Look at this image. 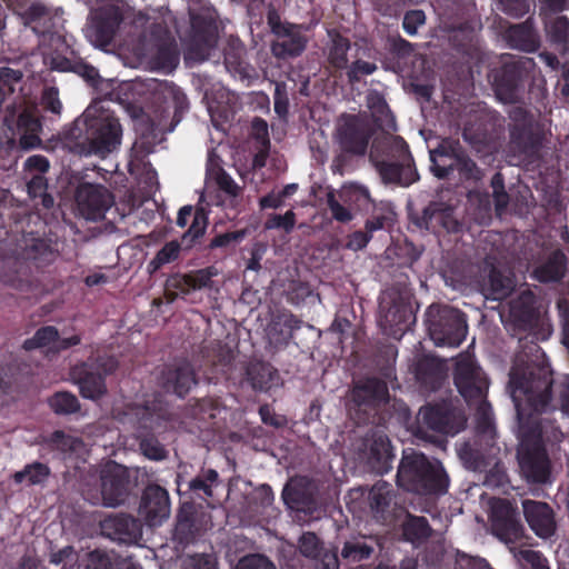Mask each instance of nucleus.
Listing matches in <instances>:
<instances>
[{
    "mask_svg": "<svg viewBox=\"0 0 569 569\" xmlns=\"http://www.w3.org/2000/svg\"><path fill=\"white\" fill-rule=\"evenodd\" d=\"M538 379L532 385L523 378H513L516 386L512 401L518 421V460L523 477L531 483H546L550 479L551 465L545 447L560 443L565 436L555 425H543L540 415L551 406L550 381L543 370H538Z\"/></svg>",
    "mask_w": 569,
    "mask_h": 569,
    "instance_id": "f257e3e1",
    "label": "nucleus"
},
{
    "mask_svg": "<svg viewBox=\"0 0 569 569\" xmlns=\"http://www.w3.org/2000/svg\"><path fill=\"white\" fill-rule=\"evenodd\" d=\"M63 138L80 154L103 158L120 146L122 127L113 111L93 102L63 130Z\"/></svg>",
    "mask_w": 569,
    "mask_h": 569,
    "instance_id": "f03ea898",
    "label": "nucleus"
},
{
    "mask_svg": "<svg viewBox=\"0 0 569 569\" xmlns=\"http://www.w3.org/2000/svg\"><path fill=\"white\" fill-rule=\"evenodd\" d=\"M399 488L422 496H441L448 491L449 477L438 460L415 450L403 451L397 471Z\"/></svg>",
    "mask_w": 569,
    "mask_h": 569,
    "instance_id": "7ed1b4c3",
    "label": "nucleus"
},
{
    "mask_svg": "<svg viewBox=\"0 0 569 569\" xmlns=\"http://www.w3.org/2000/svg\"><path fill=\"white\" fill-rule=\"evenodd\" d=\"M430 171L439 180L477 183L483 177L482 169L458 139H442L430 151Z\"/></svg>",
    "mask_w": 569,
    "mask_h": 569,
    "instance_id": "20e7f679",
    "label": "nucleus"
},
{
    "mask_svg": "<svg viewBox=\"0 0 569 569\" xmlns=\"http://www.w3.org/2000/svg\"><path fill=\"white\" fill-rule=\"evenodd\" d=\"M535 67L532 58L507 56L488 73V80L496 98L505 104L520 101L525 81Z\"/></svg>",
    "mask_w": 569,
    "mask_h": 569,
    "instance_id": "39448f33",
    "label": "nucleus"
},
{
    "mask_svg": "<svg viewBox=\"0 0 569 569\" xmlns=\"http://www.w3.org/2000/svg\"><path fill=\"white\" fill-rule=\"evenodd\" d=\"M508 117L510 146L515 152L530 160L540 158L545 140L542 126L535 119L533 114L523 107H512Z\"/></svg>",
    "mask_w": 569,
    "mask_h": 569,
    "instance_id": "423d86ee",
    "label": "nucleus"
},
{
    "mask_svg": "<svg viewBox=\"0 0 569 569\" xmlns=\"http://www.w3.org/2000/svg\"><path fill=\"white\" fill-rule=\"evenodd\" d=\"M425 316L429 336L437 346L458 347L466 339L468 325L460 310L450 306L431 305Z\"/></svg>",
    "mask_w": 569,
    "mask_h": 569,
    "instance_id": "0eeeda50",
    "label": "nucleus"
},
{
    "mask_svg": "<svg viewBox=\"0 0 569 569\" xmlns=\"http://www.w3.org/2000/svg\"><path fill=\"white\" fill-rule=\"evenodd\" d=\"M509 317L513 331L518 335L526 333L531 341H545L551 335L550 325L541 317L538 299L529 289L510 301Z\"/></svg>",
    "mask_w": 569,
    "mask_h": 569,
    "instance_id": "6e6552de",
    "label": "nucleus"
},
{
    "mask_svg": "<svg viewBox=\"0 0 569 569\" xmlns=\"http://www.w3.org/2000/svg\"><path fill=\"white\" fill-rule=\"evenodd\" d=\"M389 400L387 382L377 377H366L353 383L350 415L357 425L373 423L380 407Z\"/></svg>",
    "mask_w": 569,
    "mask_h": 569,
    "instance_id": "1a4fd4ad",
    "label": "nucleus"
},
{
    "mask_svg": "<svg viewBox=\"0 0 569 569\" xmlns=\"http://www.w3.org/2000/svg\"><path fill=\"white\" fill-rule=\"evenodd\" d=\"M412 310L407 292L391 287L379 299L378 325L383 335L400 339L409 327Z\"/></svg>",
    "mask_w": 569,
    "mask_h": 569,
    "instance_id": "9d476101",
    "label": "nucleus"
},
{
    "mask_svg": "<svg viewBox=\"0 0 569 569\" xmlns=\"http://www.w3.org/2000/svg\"><path fill=\"white\" fill-rule=\"evenodd\" d=\"M389 152L393 161L381 160L376 168L385 183H397L408 187L419 178L413 157L408 143L400 136H396L389 143Z\"/></svg>",
    "mask_w": 569,
    "mask_h": 569,
    "instance_id": "9b49d317",
    "label": "nucleus"
},
{
    "mask_svg": "<svg viewBox=\"0 0 569 569\" xmlns=\"http://www.w3.org/2000/svg\"><path fill=\"white\" fill-rule=\"evenodd\" d=\"M409 220L418 229L435 234H459L465 228L453 206L443 201H430L421 212H410Z\"/></svg>",
    "mask_w": 569,
    "mask_h": 569,
    "instance_id": "f8f14e48",
    "label": "nucleus"
},
{
    "mask_svg": "<svg viewBox=\"0 0 569 569\" xmlns=\"http://www.w3.org/2000/svg\"><path fill=\"white\" fill-rule=\"evenodd\" d=\"M538 370H543L546 378H548L550 381L549 392L551 397V406L546 410V412L559 409L562 413L569 416V375L563 376L559 381L555 382L552 370L547 366L528 365L525 367H512L508 385L510 395L512 396L513 388L516 387L512 383L513 378H523L525 382H528V385H533L536 379H538ZM531 387L535 388V386ZM542 413H545V411Z\"/></svg>",
    "mask_w": 569,
    "mask_h": 569,
    "instance_id": "ddd939ff",
    "label": "nucleus"
},
{
    "mask_svg": "<svg viewBox=\"0 0 569 569\" xmlns=\"http://www.w3.org/2000/svg\"><path fill=\"white\" fill-rule=\"evenodd\" d=\"M191 34L187 49V58L198 62L209 58L217 43V26L210 13H191Z\"/></svg>",
    "mask_w": 569,
    "mask_h": 569,
    "instance_id": "4468645a",
    "label": "nucleus"
},
{
    "mask_svg": "<svg viewBox=\"0 0 569 569\" xmlns=\"http://www.w3.org/2000/svg\"><path fill=\"white\" fill-rule=\"evenodd\" d=\"M453 381L468 405L486 399L489 380L472 360L462 359L457 362Z\"/></svg>",
    "mask_w": 569,
    "mask_h": 569,
    "instance_id": "2eb2a0df",
    "label": "nucleus"
},
{
    "mask_svg": "<svg viewBox=\"0 0 569 569\" xmlns=\"http://www.w3.org/2000/svg\"><path fill=\"white\" fill-rule=\"evenodd\" d=\"M490 522L492 533L506 543H515L523 537L519 512L508 499H497L491 505Z\"/></svg>",
    "mask_w": 569,
    "mask_h": 569,
    "instance_id": "dca6fc26",
    "label": "nucleus"
},
{
    "mask_svg": "<svg viewBox=\"0 0 569 569\" xmlns=\"http://www.w3.org/2000/svg\"><path fill=\"white\" fill-rule=\"evenodd\" d=\"M198 381L193 365L184 358L166 363L159 375L160 387L179 398H184Z\"/></svg>",
    "mask_w": 569,
    "mask_h": 569,
    "instance_id": "f3484780",
    "label": "nucleus"
},
{
    "mask_svg": "<svg viewBox=\"0 0 569 569\" xmlns=\"http://www.w3.org/2000/svg\"><path fill=\"white\" fill-rule=\"evenodd\" d=\"M102 503L106 507H118L130 493V475L124 466L117 462L107 463L100 472Z\"/></svg>",
    "mask_w": 569,
    "mask_h": 569,
    "instance_id": "a211bd4d",
    "label": "nucleus"
},
{
    "mask_svg": "<svg viewBox=\"0 0 569 569\" xmlns=\"http://www.w3.org/2000/svg\"><path fill=\"white\" fill-rule=\"evenodd\" d=\"M3 123L10 131L13 139L19 140V144L24 150H30L41 143L39 133L42 129L40 119L29 110H23L17 114L14 106L8 107Z\"/></svg>",
    "mask_w": 569,
    "mask_h": 569,
    "instance_id": "6ab92c4d",
    "label": "nucleus"
},
{
    "mask_svg": "<svg viewBox=\"0 0 569 569\" xmlns=\"http://www.w3.org/2000/svg\"><path fill=\"white\" fill-rule=\"evenodd\" d=\"M418 422L421 428L441 435L455 436L462 429V421L446 402L422 406L418 412Z\"/></svg>",
    "mask_w": 569,
    "mask_h": 569,
    "instance_id": "aec40b11",
    "label": "nucleus"
},
{
    "mask_svg": "<svg viewBox=\"0 0 569 569\" xmlns=\"http://www.w3.org/2000/svg\"><path fill=\"white\" fill-rule=\"evenodd\" d=\"M74 198L81 213L90 220L103 218L114 200L106 187L89 182L78 186Z\"/></svg>",
    "mask_w": 569,
    "mask_h": 569,
    "instance_id": "412c9836",
    "label": "nucleus"
},
{
    "mask_svg": "<svg viewBox=\"0 0 569 569\" xmlns=\"http://www.w3.org/2000/svg\"><path fill=\"white\" fill-rule=\"evenodd\" d=\"M383 549V540L378 535H355L342 545L340 558L346 565H357L377 559Z\"/></svg>",
    "mask_w": 569,
    "mask_h": 569,
    "instance_id": "4be33fe9",
    "label": "nucleus"
},
{
    "mask_svg": "<svg viewBox=\"0 0 569 569\" xmlns=\"http://www.w3.org/2000/svg\"><path fill=\"white\" fill-rule=\"evenodd\" d=\"M170 513L168 491L159 485H149L142 492L139 515L149 526H159Z\"/></svg>",
    "mask_w": 569,
    "mask_h": 569,
    "instance_id": "5701e85b",
    "label": "nucleus"
},
{
    "mask_svg": "<svg viewBox=\"0 0 569 569\" xmlns=\"http://www.w3.org/2000/svg\"><path fill=\"white\" fill-rule=\"evenodd\" d=\"M121 22L122 14L118 9H102L93 17L87 29V37L98 48L108 47L111 44Z\"/></svg>",
    "mask_w": 569,
    "mask_h": 569,
    "instance_id": "b1692460",
    "label": "nucleus"
},
{
    "mask_svg": "<svg viewBox=\"0 0 569 569\" xmlns=\"http://www.w3.org/2000/svg\"><path fill=\"white\" fill-rule=\"evenodd\" d=\"M522 509L530 529L542 539L556 533L557 523L553 509L543 501L523 500Z\"/></svg>",
    "mask_w": 569,
    "mask_h": 569,
    "instance_id": "393cba45",
    "label": "nucleus"
},
{
    "mask_svg": "<svg viewBox=\"0 0 569 569\" xmlns=\"http://www.w3.org/2000/svg\"><path fill=\"white\" fill-rule=\"evenodd\" d=\"M70 376L83 398L98 400L107 395L108 389L103 375L96 371L89 361L74 365L70 369Z\"/></svg>",
    "mask_w": 569,
    "mask_h": 569,
    "instance_id": "a878e982",
    "label": "nucleus"
},
{
    "mask_svg": "<svg viewBox=\"0 0 569 569\" xmlns=\"http://www.w3.org/2000/svg\"><path fill=\"white\" fill-rule=\"evenodd\" d=\"M460 457L469 469L480 472L486 471L485 486L489 488H500L508 481L503 465L500 461H496L493 466L487 470L490 463L477 448L467 445L462 448Z\"/></svg>",
    "mask_w": 569,
    "mask_h": 569,
    "instance_id": "bb28decb",
    "label": "nucleus"
},
{
    "mask_svg": "<svg viewBox=\"0 0 569 569\" xmlns=\"http://www.w3.org/2000/svg\"><path fill=\"white\" fill-rule=\"evenodd\" d=\"M370 138L367 124L356 116H349L339 129V143L347 153L363 156Z\"/></svg>",
    "mask_w": 569,
    "mask_h": 569,
    "instance_id": "cd10ccee",
    "label": "nucleus"
},
{
    "mask_svg": "<svg viewBox=\"0 0 569 569\" xmlns=\"http://www.w3.org/2000/svg\"><path fill=\"white\" fill-rule=\"evenodd\" d=\"M190 218H192L191 224L181 237V244L186 249H191L203 237L209 224L208 211L203 207L193 208L191 204L179 209L176 223L184 228Z\"/></svg>",
    "mask_w": 569,
    "mask_h": 569,
    "instance_id": "c85d7f7f",
    "label": "nucleus"
},
{
    "mask_svg": "<svg viewBox=\"0 0 569 569\" xmlns=\"http://www.w3.org/2000/svg\"><path fill=\"white\" fill-rule=\"evenodd\" d=\"M503 39L510 49L526 53H533L541 46V39L532 18L510 24L505 30Z\"/></svg>",
    "mask_w": 569,
    "mask_h": 569,
    "instance_id": "c756f323",
    "label": "nucleus"
},
{
    "mask_svg": "<svg viewBox=\"0 0 569 569\" xmlns=\"http://www.w3.org/2000/svg\"><path fill=\"white\" fill-rule=\"evenodd\" d=\"M101 533L118 542L130 543L141 536L140 523L127 513L109 516L100 522Z\"/></svg>",
    "mask_w": 569,
    "mask_h": 569,
    "instance_id": "7c9ffc66",
    "label": "nucleus"
},
{
    "mask_svg": "<svg viewBox=\"0 0 569 569\" xmlns=\"http://www.w3.org/2000/svg\"><path fill=\"white\" fill-rule=\"evenodd\" d=\"M308 39L300 26L295 24L278 34L271 42V53L277 59H291L299 57L306 49Z\"/></svg>",
    "mask_w": 569,
    "mask_h": 569,
    "instance_id": "2f4dec72",
    "label": "nucleus"
},
{
    "mask_svg": "<svg viewBox=\"0 0 569 569\" xmlns=\"http://www.w3.org/2000/svg\"><path fill=\"white\" fill-rule=\"evenodd\" d=\"M21 18L27 27L42 37L56 34L61 19L57 11L38 2L30 4Z\"/></svg>",
    "mask_w": 569,
    "mask_h": 569,
    "instance_id": "473e14b6",
    "label": "nucleus"
},
{
    "mask_svg": "<svg viewBox=\"0 0 569 569\" xmlns=\"http://www.w3.org/2000/svg\"><path fill=\"white\" fill-rule=\"evenodd\" d=\"M132 413L136 418L137 433L160 432L169 420L168 410L159 401L137 405Z\"/></svg>",
    "mask_w": 569,
    "mask_h": 569,
    "instance_id": "72a5a7b5",
    "label": "nucleus"
},
{
    "mask_svg": "<svg viewBox=\"0 0 569 569\" xmlns=\"http://www.w3.org/2000/svg\"><path fill=\"white\" fill-rule=\"evenodd\" d=\"M365 446L368 449V463L370 468L379 473H387L391 469L393 460L392 447L389 438L380 432H373L367 438Z\"/></svg>",
    "mask_w": 569,
    "mask_h": 569,
    "instance_id": "f704fd0d",
    "label": "nucleus"
},
{
    "mask_svg": "<svg viewBox=\"0 0 569 569\" xmlns=\"http://www.w3.org/2000/svg\"><path fill=\"white\" fill-rule=\"evenodd\" d=\"M328 36L327 61L336 71H342L348 68L351 54L358 52L359 47L336 30L328 31Z\"/></svg>",
    "mask_w": 569,
    "mask_h": 569,
    "instance_id": "c9c22d12",
    "label": "nucleus"
},
{
    "mask_svg": "<svg viewBox=\"0 0 569 569\" xmlns=\"http://www.w3.org/2000/svg\"><path fill=\"white\" fill-rule=\"evenodd\" d=\"M279 380L278 370L269 362L253 360L244 368V381L259 392L269 391Z\"/></svg>",
    "mask_w": 569,
    "mask_h": 569,
    "instance_id": "e433bc0d",
    "label": "nucleus"
},
{
    "mask_svg": "<svg viewBox=\"0 0 569 569\" xmlns=\"http://www.w3.org/2000/svg\"><path fill=\"white\" fill-rule=\"evenodd\" d=\"M567 266V256L562 250L556 249L533 269L532 276L542 283L558 282L565 277Z\"/></svg>",
    "mask_w": 569,
    "mask_h": 569,
    "instance_id": "4c0bfd02",
    "label": "nucleus"
},
{
    "mask_svg": "<svg viewBox=\"0 0 569 569\" xmlns=\"http://www.w3.org/2000/svg\"><path fill=\"white\" fill-rule=\"evenodd\" d=\"M392 486L386 481H378L368 493V503L373 518L378 522H386L390 517V506L393 500Z\"/></svg>",
    "mask_w": 569,
    "mask_h": 569,
    "instance_id": "58836bf2",
    "label": "nucleus"
},
{
    "mask_svg": "<svg viewBox=\"0 0 569 569\" xmlns=\"http://www.w3.org/2000/svg\"><path fill=\"white\" fill-rule=\"evenodd\" d=\"M415 376L425 388L436 391L443 381V365L432 356H425L418 360L415 367Z\"/></svg>",
    "mask_w": 569,
    "mask_h": 569,
    "instance_id": "ea45409f",
    "label": "nucleus"
},
{
    "mask_svg": "<svg viewBox=\"0 0 569 569\" xmlns=\"http://www.w3.org/2000/svg\"><path fill=\"white\" fill-rule=\"evenodd\" d=\"M200 528L196 520V512L191 505H183L178 515L173 537L183 546L196 541Z\"/></svg>",
    "mask_w": 569,
    "mask_h": 569,
    "instance_id": "a19ab883",
    "label": "nucleus"
},
{
    "mask_svg": "<svg viewBox=\"0 0 569 569\" xmlns=\"http://www.w3.org/2000/svg\"><path fill=\"white\" fill-rule=\"evenodd\" d=\"M302 320L295 316L289 310L278 311L270 323V335L276 338V341L282 345H288L293 338V331L301 328Z\"/></svg>",
    "mask_w": 569,
    "mask_h": 569,
    "instance_id": "79ce46f5",
    "label": "nucleus"
},
{
    "mask_svg": "<svg viewBox=\"0 0 569 569\" xmlns=\"http://www.w3.org/2000/svg\"><path fill=\"white\" fill-rule=\"evenodd\" d=\"M338 196L345 204L357 211H368L373 207L369 189L357 182L345 184Z\"/></svg>",
    "mask_w": 569,
    "mask_h": 569,
    "instance_id": "37998d69",
    "label": "nucleus"
},
{
    "mask_svg": "<svg viewBox=\"0 0 569 569\" xmlns=\"http://www.w3.org/2000/svg\"><path fill=\"white\" fill-rule=\"evenodd\" d=\"M403 539L412 545H421L432 536V528L427 518L407 513L401 525Z\"/></svg>",
    "mask_w": 569,
    "mask_h": 569,
    "instance_id": "c03bdc74",
    "label": "nucleus"
},
{
    "mask_svg": "<svg viewBox=\"0 0 569 569\" xmlns=\"http://www.w3.org/2000/svg\"><path fill=\"white\" fill-rule=\"evenodd\" d=\"M515 289V280L510 274L503 273L496 267H492L488 274L486 290L493 300H503L511 295Z\"/></svg>",
    "mask_w": 569,
    "mask_h": 569,
    "instance_id": "a18cd8bd",
    "label": "nucleus"
},
{
    "mask_svg": "<svg viewBox=\"0 0 569 569\" xmlns=\"http://www.w3.org/2000/svg\"><path fill=\"white\" fill-rule=\"evenodd\" d=\"M157 28L163 30L167 39H163L156 51L153 57L154 64L162 70L172 71L179 64V52L176 42L169 38V32L166 28L157 26Z\"/></svg>",
    "mask_w": 569,
    "mask_h": 569,
    "instance_id": "49530a36",
    "label": "nucleus"
},
{
    "mask_svg": "<svg viewBox=\"0 0 569 569\" xmlns=\"http://www.w3.org/2000/svg\"><path fill=\"white\" fill-rule=\"evenodd\" d=\"M476 403H478L475 415L477 437L492 441L496 436L492 408L487 399Z\"/></svg>",
    "mask_w": 569,
    "mask_h": 569,
    "instance_id": "de8ad7c7",
    "label": "nucleus"
},
{
    "mask_svg": "<svg viewBox=\"0 0 569 569\" xmlns=\"http://www.w3.org/2000/svg\"><path fill=\"white\" fill-rule=\"evenodd\" d=\"M51 476V469L48 465L34 461L28 463L20 471L13 475V481L16 483H22L27 481L28 486L43 485Z\"/></svg>",
    "mask_w": 569,
    "mask_h": 569,
    "instance_id": "09e8293b",
    "label": "nucleus"
},
{
    "mask_svg": "<svg viewBox=\"0 0 569 569\" xmlns=\"http://www.w3.org/2000/svg\"><path fill=\"white\" fill-rule=\"evenodd\" d=\"M219 483V475L214 469L203 470L189 482V490L198 498L207 500L213 496V487Z\"/></svg>",
    "mask_w": 569,
    "mask_h": 569,
    "instance_id": "8fccbe9b",
    "label": "nucleus"
},
{
    "mask_svg": "<svg viewBox=\"0 0 569 569\" xmlns=\"http://www.w3.org/2000/svg\"><path fill=\"white\" fill-rule=\"evenodd\" d=\"M21 256L26 260L36 262L37 264L49 262L53 252L50 244L41 238L24 239V246Z\"/></svg>",
    "mask_w": 569,
    "mask_h": 569,
    "instance_id": "3c124183",
    "label": "nucleus"
},
{
    "mask_svg": "<svg viewBox=\"0 0 569 569\" xmlns=\"http://www.w3.org/2000/svg\"><path fill=\"white\" fill-rule=\"evenodd\" d=\"M27 192L36 204H41L43 209H51L54 204L53 197L48 193V180L42 174H33L27 182Z\"/></svg>",
    "mask_w": 569,
    "mask_h": 569,
    "instance_id": "603ef678",
    "label": "nucleus"
},
{
    "mask_svg": "<svg viewBox=\"0 0 569 569\" xmlns=\"http://www.w3.org/2000/svg\"><path fill=\"white\" fill-rule=\"evenodd\" d=\"M546 32L549 41L561 48L569 46V18L558 16L546 24Z\"/></svg>",
    "mask_w": 569,
    "mask_h": 569,
    "instance_id": "864d4df0",
    "label": "nucleus"
},
{
    "mask_svg": "<svg viewBox=\"0 0 569 569\" xmlns=\"http://www.w3.org/2000/svg\"><path fill=\"white\" fill-rule=\"evenodd\" d=\"M50 408L57 415H72L80 411L78 398L68 391H58L48 400Z\"/></svg>",
    "mask_w": 569,
    "mask_h": 569,
    "instance_id": "5fc2aeb1",
    "label": "nucleus"
},
{
    "mask_svg": "<svg viewBox=\"0 0 569 569\" xmlns=\"http://www.w3.org/2000/svg\"><path fill=\"white\" fill-rule=\"evenodd\" d=\"M137 439L142 455L148 459L160 461L167 458L168 452L154 433H137Z\"/></svg>",
    "mask_w": 569,
    "mask_h": 569,
    "instance_id": "6e6d98bb",
    "label": "nucleus"
},
{
    "mask_svg": "<svg viewBox=\"0 0 569 569\" xmlns=\"http://www.w3.org/2000/svg\"><path fill=\"white\" fill-rule=\"evenodd\" d=\"M351 58L353 60L351 62L349 61L348 68L345 69L348 83L351 86L359 83L363 77L372 74L378 69L375 62L358 58V52L351 54Z\"/></svg>",
    "mask_w": 569,
    "mask_h": 569,
    "instance_id": "4d7b16f0",
    "label": "nucleus"
},
{
    "mask_svg": "<svg viewBox=\"0 0 569 569\" xmlns=\"http://www.w3.org/2000/svg\"><path fill=\"white\" fill-rule=\"evenodd\" d=\"M164 98L170 100L173 108V122L181 121L182 116L189 109V101L186 93L174 83L167 84L164 88Z\"/></svg>",
    "mask_w": 569,
    "mask_h": 569,
    "instance_id": "13d9d810",
    "label": "nucleus"
},
{
    "mask_svg": "<svg viewBox=\"0 0 569 569\" xmlns=\"http://www.w3.org/2000/svg\"><path fill=\"white\" fill-rule=\"evenodd\" d=\"M58 338V329L53 326H46L39 328L31 338L26 339L22 347L24 350L31 351L57 343Z\"/></svg>",
    "mask_w": 569,
    "mask_h": 569,
    "instance_id": "bf43d9fd",
    "label": "nucleus"
},
{
    "mask_svg": "<svg viewBox=\"0 0 569 569\" xmlns=\"http://www.w3.org/2000/svg\"><path fill=\"white\" fill-rule=\"evenodd\" d=\"M223 56L224 66L230 73L238 76L240 79L250 78V68L242 57L241 49L231 48L226 50Z\"/></svg>",
    "mask_w": 569,
    "mask_h": 569,
    "instance_id": "052dcab7",
    "label": "nucleus"
},
{
    "mask_svg": "<svg viewBox=\"0 0 569 569\" xmlns=\"http://www.w3.org/2000/svg\"><path fill=\"white\" fill-rule=\"evenodd\" d=\"M492 198L495 209L498 216L506 212L510 197L505 188V177L501 172H496L491 178Z\"/></svg>",
    "mask_w": 569,
    "mask_h": 569,
    "instance_id": "680f3d73",
    "label": "nucleus"
},
{
    "mask_svg": "<svg viewBox=\"0 0 569 569\" xmlns=\"http://www.w3.org/2000/svg\"><path fill=\"white\" fill-rule=\"evenodd\" d=\"M298 549L306 558L316 559L321 555L323 542L315 532L307 531L300 536Z\"/></svg>",
    "mask_w": 569,
    "mask_h": 569,
    "instance_id": "e2e57ef3",
    "label": "nucleus"
},
{
    "mask_svg": "<svg viewBox=\"0 0 569 569\" xmlns=\"http://www.w3.org/2000/svg\"><path fill=\"white\" fill-rule=\"evenodd\" d=\"M340 201V198H337V194L333 190L327 192L326 203L330 210L332 219L341 223H348L353 219L351 208H349L347 204L343 206Z\"/></svg>",
    "mask_w": 569,
    "mask_h": 569,
    "instance_id": "0e129e2a",
    "label": "nucleus"
},
{
    "mask_svg": "<svg viewBox=\"0 0 569 569\" xmlns=\"http://www.w3.org/2000/svg\"><path fill=\"white\" fill-rule=\"evenodd\" d=\"M214 267H208L187 273L191 291L212 287V278L217 276Z\"/></svg>",
    "mask_w": 569,
    "mask_h": 569,
    "instance_id": "69168bd1",
    "label": "nucleus"
},
{
    "mask_svg": "<svg viewBox=\"0 0 569 569\" xmlns=\"http://www.w3.org/2000/svg\"><path fill=\"white\" fill-rule=\"evenodd\" d=\"M287 497L300 511L311 512L317 505L313 493L300 488H293L287 493Z\"/></svg>",
    "mask_w": 569,
    "mask_h": 569,
    "instance_id": "338daca9",
    "label": "nucleus"
},
{
    "mask_svg": "<svg viewBox=\"0 0 569 569\" xmlns=\"http://www.w3.org/2000/svg\"><path fill=\"white\" fill-rule=\"evenodd\" d=\"M181 243L178 241H170L167 242L156 254V257L152 259L150 264L153 267V269H158L163 264L170 263L174 261L179 257V252L181 249Z\"/></svg>",
    "mask_w": 569,
    "mask_h": 569,
    "instance_id": "774afa93",
    "label": "nucleus"
}]
</instances>
